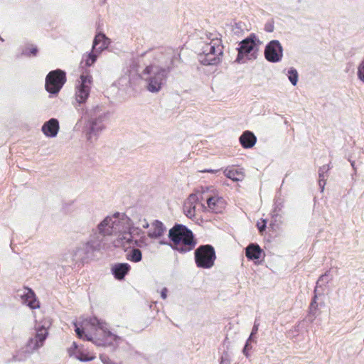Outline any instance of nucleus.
Listing matches in <instances>:
<instances>
[{"label":"nucleus","instance_id":"f257e3e1","mask_svg":"<svg viewBox=\"0 0 364 364\" xmlns=\"http://www.w3.org/2000/svg\"><path fill=\"white\" fill-rule=\"evenodd\" d=\"M119 213H116L112 216H107L98 225L96 230H92L89 240L79 247L75 252V255L81 259H87L93 252L100 251L104 246L106 236L115 235L120 232L119 217Z\"/></svg>","mask_w":364,"mask_h":364},{"label":"nucleus","instance_id":"f03ea898","mask_svg":"<svg viewBox=\"0 0 364 364\" xmlns=\"http://www.w3.org/2000/svg\"><path fill=\"white\" fill-rule=\"evenodd\" d=\"M74 326L79 338L92 341L97 346H110L114 342L119 343L122 341V337L109 331L105 321L97 317L85 320L81 327L77 323H74Z\"/></svg>","mask_w":364,"mask_h":364},{"label":"nucleus","instance_id":"7ed1b4c3","mask_svg":"<svg viewBox=\"0 0 364 364\" xmlns=\"http://www.w3.org/2000/svg\"><path fill=\"white\" fill-rule=\"evenodd\" d=\"M82 116L87 121L84 127L87 141L93 144L105 129L104 122L108 118L109 113L100 105L87 108L85 111L82 109Z\"/></svg>","mask_w":364,"mask_h":364},{"label":"nucleus","instance_id":"20e7f679","mask_svg":"<svg viewBox=\"0 0 364 364\" xmlns=\"http://www.w3.org/2000/svg\"><path fill=\"white\" fill-rule=\"evenodd\" d=\"M173 57L168 58L164 65L151 64L143 71V75H147L145 78L146 89L151 92H159L166 84L168 74L173 70Z\"/></svg>","mask_w":364,"mask_h":364},{"label":"nucleus","instance_id":"39448f33","mask_svg":"<svg viewBox=\"0 0 364 364\" xmlns=\"http://www.w3.org/2000/svg\"><path fill=\"white\" fill-rule=\"evenodd\" d=\"M168 238L172 242L170 247L181 254L194 249L196 240L193 232L186 225L176 223L168 231Z\"/></svg>","mask_w":364,"mask_h":364},{"label":"nucleus","instance_id":"423d86ee","mask_svg":"<svg viewBox=\"0 0 364 364\" xmlns=\"http://www.w3.org/2000/svg\"><path fill=\"white\" fill-rule=\"evenodd\" d=\"M261 43L255 33L241 41L237 48V55L235 60L237 63H245L247 60H253L257 58L258 46Z\"/></svg>","mask_w":364,"mask_h":364},{"label":"nucleus","instance_id":"0eeeda50","mask_svg":"<svg viewBox=\"0 0 364 364\" xmlns=\"http://www.w3.org/2000/svg\"><path fill=\"white\" fill-rule=\"evenodd\" d=\"M127 220V223L129 226V232L126 234V236L123 237V239L126 240L127 243L132 242L133 234L139 235L141 233H144L141 228L147 229L149 227V223L147 222L146 219L141 214L136 213L132 214L131 217H127L124 214L120 213V216L119 217V223L121 220Z\"/></svg>","mask_w":364,"mask_h":364},{"label":"nucleus","instance_id":"6e6552de","mask_svg":"<svg viewBox=\"0 0 364 364\" xmlns=\"http://www.w3.org/2000/svg\"><path fill=\"white\" fill-rule=\"evenodd\" d=\"M195 262L199 268L210 269L214 265L216 255L214 247L210 245H200L194 252Z\"/></svg>","mask_w":364,"mask_h":364},{"label":"nucleus","instance_id":"1a4fd4ad","mask_svg":"<svg viewBox=\"0 0 364 364\" xmlns=\"http://www.w3.org/2000/svg\"><path fill=\"white\" fill-rule=\"evenodd\" d=\"M66 82V73L60 69L50 71L46 77L45 88L52 95H58Z\"/></svg>","mask_w":364,"mask_h":364},{"label":"nucleus","instance_id":"9d476101","mask_svg":"<svg viewBox=\"0 0 364 364\" xmlns=\"http://www.w3.org/2000/svg\"><path fill=\"white\" fill-rule=\"evenodd\" d=\"M92 77L90 74H82L80 77L78 85L76 86L75 101L74 106L80 111V107L84 104L90 95Z\"/></svg>","mask_w":364,"mask_h":364},{"label":"nucleus","instance_id":"9b49d317","mask_svg":"<svg viewBox=\"0 0 364 364\" xmlns=\"http://www.w3.org/2000/svg\"><path fill=\"white\" fill-rule=\"evenodd\" d=\"M223 49L221 40L220 38H212V41L209 43L210 55L208 57L201 58L200 63L204 65H218L221 60L220 56L223 53Z\"/></svg>","mask_w":364,"mask_h":364},{"label":"nucleus","instance_id":"f8f14e48","mask_svg":"<svg viewBox=\"0 0 364 364\" xmlns=\"http://www.w3.org/2000/svg\"><path fill=\"white\" fill-rule=\"evenodd\" d=\"M264 55L268 62H280L283 57V48L280 42L277 40L270 41L264 48Z\"/></svg>","mask_w":364,"mask_h":364},{"label":"nucleus","instance_id":"ddd939ff","mask_svg":"<svg viewBox=\"0 0 364 364\" xmlns=\"http://www.w3.org/2000/svg\"><path fill=\"white\" fill-rule=\"evenodd\" d=\"M48 334V331L43 326L38 327L36 328L35 336L33 338H30L28 341L25 352L30 354L34 350H37L41 347L43 345Z\"/></svg>","mask_w":364,"mask_h":364},{"label":"nucleus","instance_id":"4468645a","mask_svg":"<svg viewBox=\"0 0 364 364\" xmlns=\"http://www.w3.org/2000/svg\"><path fill=\"white\" fill-rule=\"evenodd\" d=\"M225 200L222 197L218 196H210L207 198V207L203 205V207L207 210L214 213H222L225 208Z\"/></svg>","mask_w":364,"mask_h":364},{"label":"nucleus","instance_id":"2eb2a0df","mask_svg":"<svg viewBox=\"0 0 364 364\" xmlns=\"http://www.w3.org/2000/svg\"><path fill=\"white\" fill-rule=\"evenodd\" d=\"M166 230V228L161 221L154 220L151 223V228L147 232V235L151 239H159L164 235Z\"/></svg>","mask_w":364,"mask_h":364},{"label":"nucleus","instance_id":"dca6fc26","mask_svg":"<svg viewBox=\"0 0 364 364\" xmlns=\"http://www.w3.org/2000/svg\"><path fill=\"white\" fill-rule=\"evenodd\" d=\"M109 39L102 33H97L93 41L92 49L95 52L100 54L102 51L108 48Z\"/></svg>","mask_w":364,"mask_h":364},{"label":"nucleus","instance_id":"f3484780","mask_svg":"<svg viewBox=\"0 0 364 364\" xmlns=\"http://www.w3.org/2000/svg\"><path fill=\"white\" fill-rule=\"evenodd\" d=\"M59 122L55 118H51L42 126V132L48 137H55L59 131Z\"/></svg>","mask_w":364,"mask_h":364},{"label":"nucleus","instance_id":"a211bd4d","mask_svg":"<svg viewBox=\"0 0 364 364\" xmlns=\"http://www.w3.org/2000/svg\"><path fill=\"white\" fill-rule=\"evenodd\" d=\"M131 269L128 263H117L112 266V273L115 279L122 280Z\"/></svg>","mask_w":364,"mask_h":364},{"label":"nucleus","instance_id":"6ab92c4d","mask_svg":"<svg viewBox=\"0 0 364 364\" xmlns=\"http://www.w3.org/2000/svg\"><path fill=\"white\" fill-rule=\"evenodd\" d=\"M239 141L244 149L253 147L257 142V137L250 131H245L239 138Z\"/></svg>","mask_w":364,"mask_h":364},{"label":"nucleus","instance_id":"aec40b11","mask_svg":"<svg viewBox=\"0 0 364 364\" xmlns=\"http://www.w3.org/2000/svg\"><path fill=\"white\" fill-rule=\"evenodd\" d=\"M262 250L257 243H250L245 248V256L249 260L259 259Z\"/></svg>","mask_w":364,"mask_h":364},{"label":"nucleus","instance_id":"412c9836","mask_svg":"<svg viewBox=\"0 0 364 364\" xmlns=\"http://www.w3.org/2000/svg\"><path fill=\"white\" fill-rule=\"evenodd\" d=\"M99 55L100 54H98L97 52H95L94 50L92 48L91 52L83 55L80 63L81 67L84 68L90 67L92 65H94Z\"/></svg>","mask_w":364,"mask_h":364},{"label":"nucleus","instance_id":"4be33fe9","mask_svg":"<svg viewBox=\"0 0 364 364\" xmlns=\"http://www.w3.org/2000/svg\"><path fill=\"white\" fill-rule=\"evenodd\" d=\"M224 173L226 177L233 181H241L244 178L242 172L235 168L225 169Z\"/></svg>","mask_w":364,"mask_h":364},{"label":"nucleus","instance_id":"5701e85b","mask_svg":"<svg viewBox=\"0 0 364 364\" xmlns=\"http://www.w3.org/2000/svg\"><path fill=\"white\" fill-rule=\"evenodd\" d=\"M332 279V275L330 274V270L326 271L323 274L321 275L316 282V286L314 292L316 293L318 287L326 286Z\"/></svg>","mask_w":364,"mask_h":364},{"label":"nucleus","instance_id":"b1692460","mask_svg":"<svg viewBox=\"0 0 364 364\" xmlns=\"http://www.w3.org/2000/svg\"><path fill=\"white\" fill-rule=\"evenodd\" d=\"M127 259L132 262H139L142 259L141 251L138 248H133L127 254Z\"/></svg>","mask_w":364,"mask_h":364},{"label":"nucleus","instance_id":"393cba45","mask_svg":"<svg viewBox=\"0 0 364 364\" xmlns=\"http://www.w3.org/2000/svg\"><path fill=\"white\" fill-rule=\"evenodd\" d=\"M26 301L28 303V306L31 309H37L39 307V302L36 299L34 292L30 289L26 294Z\"/></svg>","mask_w":364,"mask_h":364},{"label":"nucleus","instance_id":"a878e982","mask_svg":"<svg viewBox=\"0 0 364 364\" xmlns=\"http://www.w3.org/2000/svg\"><path fill=\"white\" fill-rule=\"evenodd\" d=\"M232 32L237 36H240L243 34L245 30H247L245 23L242 21L235 22L232 25Z\"/></svg>","mask_w":364,"mask_h":364},{"label":"nucleus","instance_id":"bb28decb","mask_svg":"<svg viewBox=\"0 0 364 364\" xmlns=\"http://www.w3.org/2000/svg\"><path fill=\"white\" fill-rule=\"evenodd\" d=\"M288 78L293 85H296L298 82L299 75L297 70L294 68H290L288 70Z\"/></svg>","mask_w":364,"mask_h":364},{"label":"nucleus","instance_id":"cd10ccee","mask_svg":"<svg viewBox=\"0 0 364 364\" xmlns=\"http://www.w3.org/2000/svg\"><path fill=\"white\" fill-rule=\"evenodd\" d=\"M183 213L188 218H193L196 215V205L185 203L183 205Z\"/></svg>","mask_w":364,"mask_h":364},{"label":"nucleus","instance_id":"c85d7f7f","mask_svg":"<svg viewBox=\"0 0 364 364\" xmlns=\"http://www.w3.org/2000/svg\"><path fill=\"white\" fill-rule=\"evenodd\" d=\"M331 168V166L330 164H328L327 165H323V166L320 167L319 170H318L319 178H321V180H324V178H326V177L327 176H326L327 172Z\"/></svg>","mask_w":364,"mask_h":364},{"label":"nucleus","instance_id":"c756f323","mask_svg":"<svg viewBox=\"0 0 364 364\" xmlns=\"http://www.w3.org/2000/svg\"><path fill=\"white\" fill-rule=\"evenodd\" d=\"M357 75L358 79L364 83V58L358 67Z\"/></svg>","mask_w":364,"mask_h":364},{"label":"nucleus","instance_id":"7c9ffc66","mask_svg":"<svg viewBox=\"0 0 364 364\" xmlns=\"http://www.w3.org/2000/svg\"><path fill=\"white\" fill-rule=\"evenodd\" d=\"M210 55L209 43H206L202 48V53L198 55V59L200 62L201 58L208 57Z\"/></svg>","mask_w":364,"mask_h":364},{"label":"nucleus","instance_id":"2f4dec72","mask_svg":"<svg viewBox=\"0 0 364 364\" xmlns=\"http://www.w3.org/2000/svg\"><path fill=\"white\" fill-rule=\"evenodd\" d=\"M37 53H38V48L36 46L32 47L30 49L26 48L25 50H23V54L25 55H27V56H30V55L35 56V55H36Z\"/></svg>","mask_w":364,"mask_h":364},{"label":"nucleus","instance_id":"473e14b6","mask_svg":"<svg viewBox=\"0 0 364 364\" xmlns=\"http://www.w3.org/2000/svg\"><path fill=\"white\" fill-rule=\"evenodd\" d=\"M220 364H230V359L228 352H223L220 358Z\"/></svg>","mask_w":364,"mask_h":364},{"label":"nucleus","instance_id":"72a5a7b5","mask_svg":"<svg viewBox=\"0 0 364 364\" xmlns=\"http://www.w3.org/2000/svg\"><path fill=\"white\" fill-rule=\"evenodd\" d=\"M274 29V21H268L264 25V31L269 33L273 32Z\"/></svg>","mask_w":364,"mask_h":364},{"label":"nucleus","instance_id":"f704fd0d","mask_svg":"<svg viewBox=\"0 0 364 364\" xmlns=\"http://www.w3.org/2000/svg\"><path fill=\"white\" fill-rule=\"evenodd\" d=\"M199 200L197 194L192 193L189 196L187 201L185 203H187L188 205L192 204L194 205L195 203H196Z\"/></svg>","mask_w":364,"mask_h":364},{"label":"nucleus","instance_id":"c9c22d12","mask_svg":"<svg viewBox=\"0 0 364 364\" xmlns=\"http://www.w3.org/2000/svg\"><path fill=\"white\" fill-rule=\"evenodd\" d=\"M77 359L82 362H87L92 360L93 359V357L88 356L87 355H85L84 353H80L77 356Z\"/></svg>","mask_w":364,"mask_h":364},{"label":"nucleus","instance_id":"e433bc0d","mask_svg":"<svg viewBox=\"0 0 364 364\" xmlns=\"http://www.w3.org/2000/svg\"><path fill=\"white\" fill-rule=\"evenodd\" d=\"M250 349H252L251 344L248 343V342H246L243 348L242 353L247 358H249L250 356L249 350Z\"/></svg>","mask_w":364,"mask_h":364},{"label":"nucleus","instance_id":"4c0bfd02","mask_svg":"<svg viewBox=\"0 0 364 364\" xmlns=\"http://www.w3.org/2000/svg\"><path fill=\"white\" fill-rule=\"evenodd\" d=\"M257 226L259 232H262L266 229V220H264L262 225L258 223Z\"/></svg>","mask_w":364,"mask_h":364},{"label":"nucleus","instance_id":"58836bf2","mask_svg":"<svg viewBox=\"0 0 364 364\" xmlns=\"http://www.w3.org/2000/svg\"><path fill=\"white\" fill-rule=\"evenodd\" d=\"M258 327H259V323H257V321H255L254 323V326L252 327V331H251L252 336H255L257 333Z\"/></svg>","mask_w":364,"mask_h":364},{"label":"nucleus","instance_id":"ea45409f","mask_svg":"<svg viewBox=\"0 0 364 364\" xmlns=\"http://www.w3.org/2000/svg\"><path fill=\"white\" fill-rule=\"evenodd\" d=\"M318 185L321 188V191H323L326 185V178H324V180H321V178H319Z\"/></svg>","mask_w":364,"mask_h":364},{"label":"nucleus","instance_id":"a19ab883","mask_svg":"<svg viewBox=\"0 0 364 364\" xmlns=\"http://www.w3.org/2000/svg\"><path fill=\"white\" fill-rule=\"evenodd\" d=\"M167 292H168V289L167 288L164 287L162 289L161 291V296L162 299H166L167 297Z\"/></svg>","mask_w":364,"mask_h":364},{"label":"nucleus","instance_id":"79ce46f5","mask_svg":"<svg viewBox=\"0 0 364 364\" xmlns=\"http://www.w3.org/2000/svg\"><path fill=\"white\" fill-rule=\"evenodd\" d=\"M205 36L207 37L208 39L210 40V41H212V38H218L217 37L215 36V35L212 33H205Z\"/></svg>","mask_w":364,"mask_h":364},{"label":"nucleus","instance_id":"37998d69","mask_svg":"<svg viewBox=\"0 0 364 364\" xmlns=\"http://www.w3.org/2000/svg\"><path fill=\"white\" fill-rule=\"evenodd\" d=\"M316 295L314 296V299L312 300V301L311 303V309L313 307L316 308L317 306L316 303Z\"/></svg>","mask_w":364,"mask_h":364},{"label":"nucleus","instance_id":"c03bdc74","mask_svg":"<svg viewBox=\"0 0 364 364\" xmlns=\"http://www.w3.org/2000/svg\"><path fill=\"white\" fill-rule=\"evenodd\" d=\"M217 171H218L217 170H213V169H205V170L201 171V172H203V173H216Z\"/></svg>","mask_w":364,"mask_h":364},{"label":"nucleus","instance_id":"a18cd8bd","mask_svg":"<svg viewBox=\"0 0 364 364\" xmlns=\"http://www.w3.org/2000/svg\"><path fill=\"white\" fill-rule=\"evenodd\" d=\"M13 360H14V361H21V360H22L23 359H22L21 358H19V357H18V355H14V356H13Z\"/></svg>","mask_w":364,"mask_h":364},{"label":"nucleus","instance_id":"49530a36","mask_svg":"<svg viewBox=\"0 0 364 364\" xmlns=\"http://www.w3.org/2000/svg\"><path fill=\"white\" fill-rule=\"evenodd\" d=\"M253 337H254V336H252V333H250V335L246 342H248V343L250 344L251 342L255 341V340L253 339Z\"/></svg>","mask_w":364,"mask_h":364},{"label":"nucleus","instance_id":"de8ad7c7","mask_svg":"<svg viewBox=\"0 0 364 364\" xmlns=\"http://www.w3.org/2000/svg\"><path fill=\"white\" fill-rule=\"evenodd\" d=\"M159 244H160V245H169V246H170V245H171L170 243H168V242L164 241V240H161V241L159 242Z\"/></svg>","mask_w":364,"mask_h":364},{"label":"nucleus","instance_id":"09e8293b","mask_svg":"<svg viewBox=\"0 0 364 364\" xmlns=\"http://www.w3.org/2000/svg\"><path fill=\"white\" fill-rule=\"evenodd\" d=\"M141 240H135L134 243L136 246L141 247V245L139 244Z\"/></svg>","mask_w":364,"mask_h":364},{"label":"nucleus","instance_id":"8fccbe9b","mask_svg":"<svg viewBox=\"0 0 364 364\" xmlns=\"http://www.w3.org/2000/svg\"><path fill=\"white\" fill-rule=\"evenodd\" d=\"M0 41H4V39L1 37H0Z\"/></svg>","mask_w":364,"mask_h":364}]
</instances>
